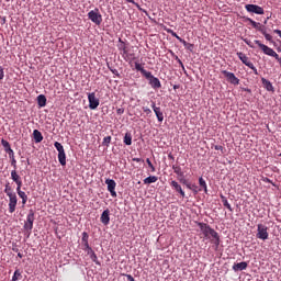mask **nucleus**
Returning a JSON list of instances; mask_svg holds the SVG:
<instances>
[{
    "label": "nucleus",
    "mask_w": 281,
    "mask_h": 281,
    "mask_svg": "<svg viewBox=\"0 0 281 281\" xmlns=\"http://www.w3.org/2000/svg\"><path fill=\"white\" fill-rule=\"evenodd\" d=\"M200 232L203 235L204 240H210L215 246V249H218L221 246V236L214 228L210 227L209 224L199 223Z\"/></svg>",
    "instance_id": "obj_1"
},
{
    "label": "nucleus",
    "mask_w": 281,
    "mask_h": 281,
    "mask_svg": "<svg viewBox=\"0 0 281 281\" xmlns=\"http://www.w3.org/2000/svg\"><path fill=\"white\" fill-rule=\"evenodd\" d=\"M247 21H249L250 25L255 29L258 30V32H260L266 41H268L269 43H273V36H271V34L267 33V29L260 24V22H256L250 18H247Z\"/></svg>",
    "instance_id": "obj_2"
},
{
    "label": "nucleus",
    "mask_w": 281,
    "mask_h": 281,
    "mask_svg": "<svg viewBox=\"0 0 281 281\" xmlns=\"http://www.w3.org/2000/svg\"><path fill=\"white\" fill-rule=\"evenodd\" d=\"M88 19L94 23V25H102V13H100V9L98 8L88 12Z\"/></svg>",
    "instance_id": "obj_3"
},
{
    "label": "nucleus",
    "mask_w": 281,
    "mask_h": 281,
    "mask_svg": "<svg viewBox=\"0 0 281 281\" xmlns=\"http://www.w3.org/2000/svg\"><path fill=\"white\" fill-rule=\"evenodd\" d=\"M237 56L239 60H241V63L246 65V67H249V69L254 71L255 76H258V68L254 66V63H251V60L249 59V57H247V55H245V53L239 52L237 53Z\"/></svg>",
    "instance_id": "obj_4"
},
{
    "label": "nucleus",
    "mask_w": 281,
    "mask_h": 281,
    "mask_svg": "<svg viewBox=\"0 0 281 281\" xmlns=\"http://www.w3.org/2000/svg\"><path fill=\"white\" fill-rule=\"evenodd\" d=\"M256 237L259 238V240H269V227L265 224H258Z\"/></svg>",
    "instance_id": "obj_5"
},
{
    "label": "nucleus",
    "mask_w": 281,
    "mask_h": 281,
    "mask_svg": "<svg viewBox=\"0 0 281 281\" xmlns=\"http://www.w3.org/2000/svg\"><path fill=\"white\" fill-rule=\"evenodd\" d=\"M255 44L258 45V47H260V49L263 52V54H266V56H271L272 58H278V53H276V50H273V48L262 44L259 40H256Z\"/></svg>",
    "instance_id": "obj_6"
},
{
    "label": "nucleus",
    "mask_w": 281,
    "mask_h": 281,
    "mask_svg": "<svg viewBox=\"0 0 281 281\" xmlns=\"http://www.w3.org/2000/svg\"><path fill=\"white\" fill-rule=\"evenodd\" d=\"M24 229L32 234V229H34V211L30 210L26 216V222L24 223Z\"/></svg>",
    "instance_id": "obj_7"
},
{
    "label": "nucleus",
    "mask_w": 281,
    "mask_h": 281,
    "mask_svg": "<svg viewBox=\"0 0 281 281\" xmlns=\"http://www.w3.org/2000/svg\"><path fill=\"white\" fill-rule=\"evenodd\" d=\"M245 10L249 14H259V15L265 14V9L258 4H246Z\"/></svg>",
    "instance_id": "obj_8"
},
{
    "label": "nucleus",
    "mask_w": 281,
    "mask_h": 281,
    "mask_svg": "<svg viewBox=\"0 0 281 281\" xmlns=\"http://www.w3.org/2000/svg\"><path fill=\"white\" fill-rule=\"evenodd\" d=\"M145 78L148 80L151 89H161V81H159V78L153 76V72L149 71Z\"/></svg>",
    "instance_id": "obj_9"
},
{
    "label": "nucleus",
    "mask_w": 281,
    "mask_h": 281,
    "mask_svg": "<svg viewBox=\"0 0 281 281\" xmlns=\"http://www.w3.org/2000/svg\"><path fill=\"white\" fill-rule=\"evenodd\" d=\"M89 109L91 111H95L98 106H100V99L95 98V92L88 94Z\"/></svg>",
    "instance_id": "obj_10"
},
{
    "label": "nucleus",
    "mask_w": 281,
    "mask_h": 281,
    "mask_svg": "<svg viewBox=\"0 0 281 281\" xmlns=\"http://www.w3.org/2000/svg\"><path fill=\"white\" fill-rule=\"evenodd\" d=\"M223 76L226 77V80L231 82V85H240V79L234 75V72L227 71V70H222Z\"/></svg>",
    "instance_id": "obj_11"
},
{
    "label": "nucleus",
    "mask_w": 281,
    "mask_h": 281,
    "mask_svg": "<svg viewBox=\"0 0 281 281\" xmlns=\"http://www.w3.org/2000/svg\"><path fill=\"white\" fill-rule=\"evenodd\" d=\"M8 198H9V213L14 214V212H16V204L19 203L16 193L8 195Z\"/></svg>",
    "instance_id": "obj_12"
},
{
    "label": "nucleus",
    "mask_w": 281,
    "mask_h": 281,
    "mask_svg": "<svg viewBox=\"0 0 281 281\" xmlns=\"http://www.w3.org/2000/svg\"><path fill=\"white\" fill-rule=\"evenodd\" d=\"M105 183L108 184V192H110L111 196L115 199V196H117V192H115L117 183L113 179H106Z\"/></svg>",
    "instance_id": "obj_13"
},
{
    "label": "nucleus",
    "mask_w": 281,
    "mask_h": 281,
    "mask_svg": "<svg viewBox=\"0 0 281 281\" xmlns=\"http://www.w3.org/2000/svg\"><path fill=\"white\" fill-rule=\"evenodd\" d=\"M11 179L14 181L16 188H23V180L21 179L19 172H16V169L11 171Z\"/></svg>",
    "instance_id": "obj_14"
},
{
    "label": "nucleus",
    "mask_w": 281,
    "mask_h": 281,
    "mask_svg": "<svg viewBox=\"0 0 281 281\" xmlns=\"http://www.w3.org/2000/svg\"><path fill=\"white\" fill-rule=\"evenodd\" d=\"M83 251L87 252V255L90 257L92 262H95L99 267L102 265L100 260H98V255H95V251H93V248H85Z\"/></svg>",
    "instance_id": "obj_15"
},
{
    "label": "nucleus",
    "mask_w": 281,
    "mask_h": 281,
    "mask_svg": "<svg viewBox=\"0 0 281 281\" xmlns=\"http://www.w3.org/2000/svg\"><path fill=\"white\" fill-rule=\"evenodd\" d=\"M170 186H171L172 190L180 193V196H182V199H186V191H183V189L181 188V184H179V182H177L176 180H172L170 182Z\"/></svg>",
    "instance_id": "obj_16"
},
{
    "label": "nucleus",
    "mask_w": 281,
    "mask_h": 281,
    "mask_svg": "<svg viewBox=\"0 0 281 281\" xmlns=\"http://www.w3.org/2000/svg\"><path fill=\"white\" fill-rule=\"evenodd\" d=\"M151 108L158 122H164V112L161 111V108L157 106L155 102H153Z\"/></svg>",
    "instance_id": "obj_17"
},
{
    "label": "nucleus",
    "mask_w": 281,
    "mask_h": 281,
    "mask_svg": "<svg viewBox=\"0 0 281 281\" xmlns=\"http://www.w3.org/2000/svg\"><path fill=\"white\" fill-rule=\"evenodd\" d=\"M101 223L103 225H109L111 223V211L109 209L104 210L101 214Z\"/></svg>",
    "instance_id": "obj_18"
},
{
    "label": "nucleus",
    "mask_w": 281,
    "mask_h": 281,
    "mask_svg": "<svg viewBox=\"0 0 281 281\" xmlns=\"http://www.w3.org/2000/svg\"><path fill=\"white\" fill-rule=\"evenodd\" d=\"M119 42L120 44L117 45V48L121 50V54L123 55V57H128V47L126 46V43H124L122 38H120Z\"/></svg>",
    "instance_id": "obj_19"
},
{
    "label": "nucleus",
    "mask_w": 281,
    "mask_h": 281,
    "mask_svg": "<svg viewBox=\"0 0 281 281\" xmlns=\"http://www.w3.org/2000/svg\"><path fill=\"white\" fill-rule=\"evenodd\" d=\"M134 67H135L136 71H140V74H142V76H144V78L150 72V71L144 69V66L142 64H139V61H135Z\"/></svg>",
    "instance_id": "obj_20"
},
{
    "label": "nucleus",
    "mask_w": 281,
    "mask_h": 281,
    "mask_svg": "<svg viewBox=\"0 0 281 281\" xmlns=\"http://www.w3.org/2000/svg\"><path fill=\"white\" fill-rule=\"evenodd\" d=\"M261 83L266 88V91H276V89L273 88V83H271V81H269L268 79L261 78Z\"/></svg>",
    "instance_id": "obj_21"
},
{
    "label": "nucleus",
    "mask_w": 281,
    "mask_h": 281,
    "mask_svg": "<svg viewBox=\"0 0 281 281\" xmlns=\"http://www.w3.org/2000/svg\"><path fill=\"white\" fill-rule=\"evenodd\" d=\"M16 193L22 199V205H25L27 203V194L21 190V187H16Z\"/></svg>",
    "instance_id": "obj_22"
},
{
    "label": "nucleus",
    "mask_w": 281,
    "mask_h": 281,
    "mask_svg": "<svg viewBox=\"0 0 281 281\" xmlns=\"http://www.w3.org/2000/svg\"><path fill=\"white\" fill-rule=\"evenodd\" d=\"M81 243H82L83 250L89 249V247H91L89 246V234L87 232L82 233Z\"/></svg>",
    "instance_id": "obj_23"
},
{
    "label": "nucleus",
    "mask_w": 281,
    "mask_h": 281,
    "mask_svg": "<svg viewBox=\"0 0 281 281\" xmlns=\"http://www.w3.org/2000/svg\"><path fill=\"white\" fill-rule=\"evenodd\" d=\"M247 267H248L247 261H241V262L235 263L233 266V270H235V271H245V269H247Z\"/></svg>",
    "instance_id": "obj_24"
},
{
    "label": "nucleus",
    "mask_w": 281,
    "mask_h": 281,
    "mask_svg": "<svg viewBox=\"0 0 281 281\" xmlns=\"http://www.w3.org/2000/svg\"><path fill=\"white\" fill-rule=\"evenodd\" d=\"M33 137L35 140V144H41V142H43V134L38 130L33 131Z\"/></svg>",
    "instance_id": "obj_25"
},
{
    "label": "nucleus",
    "mask_w": 281,
    "mask_h": 281,
    "mask_svg": "<svg viewBox=\"0 0 281 281\" xmlns=\"http://www.w3.org/2000/svg\"><path fill=\"white\" fill-rule=\"evenodd\" d=\"M180 183H183L184 186H187V188H188L189 190H193V192H194L195 194L199 193V190L196 189V186L188 183V180H187V179L181 178V179H180Z\"/></svg>",
    "instance_id": "obj_26"
},
{
    "label": "nucleus",
    "mask_w": 281,
    "mask_h": 281,
    "mask_svg": "<svg viewBox=\"0 0 281 281\" xmlns=\"http://www.w3.org/2000/svg\"><path fill=\"white\" fill-rule=\"evenodd\" d=\"M37 104L42 109H43V106H47V98L45 97V94H40L37 97Z\"/></svg>",
    "instance_id": "obj_27"
},
{
    "label": "nucleus",
    "mask_w": 281,
    "mask_h": 281,
    "mask_svg": "<svg viewBox=\"0 0 281 281\" xmlns=\"http://www.w3.org/2000/svg\"><path fill=\"white\" fill-rule=\"evenodd\" d=\"M58 161L60 166H67V155L65 154V151L58 153Z\"/></svg>",
    "instance_id": "obj_28"
},
{
    "label": "nucleus",
    "mask_w": 281,
    "mask_h": 281,
    "mask_svg": "<svg viewBox=\"0 0 281 281\" xmlns=\"http://www.w3.org/2000/svg\"><path fill=\"white\" fill-rule=\"evenodd\" d=\"M158 180H159V178L157 176H149V177L145 178L143 181H144L145 186H150V183H157Z\"/></svg>",
    "instance_id": "obj_29"
},
{
    "label": "nucleus",
    "mask_w": 281,
    "mask_h": 281,
    "mask_svg": "<svg viewBox=\"0 0 281 281\" xmlns=\"http://www.w3.org/2000/svg\"><path fill=\"white\" fill-rule=\"evenodd\" d=\"M123 142L125 146H131V144H133V135L127 132L123 138Z\"/></svg>",
    "instance_id": "obj_30"
},
{
    "label": "nucleus",
    "mask_w": 281,
    "mask_h": 281,
    "mask_svg": "<svg viewBox=\"0 0 281 281\" xmlns=\"http://www.w3.org/2000/svg\"><path fill=\"white\" fill-rule=\"evenodd\" d=\"M124 60L133 68V60H135V54L127 53V56H123Z\"/></svg>",
    "instance_id": "obj_31"
},
{
    "label": "nucleus",
    "mask_w": 281,
    "mask_h": 281,
    "mask_svg": "<svg viewBox=\"0 0 281 281\" xmlns=\"http://www.w3.org/2000/svg\"><path fill=\"white\" fill-rule=\"evenodd\" d=\"M1 144L4 148V153H10L12 155V147L10 146V143L5 139H1Z\"/></svg>",
    "instance_id": "obj_32"
},
{
    "label": "nucleus",
    "mask_w": 281,
    "mask_h": 281,
    "mask_svg": "<svg viewBox=\"0 0 281 281\" xmlns=\"http://www.w3.org/2000/svg\"><path fill=\"white\" fill-rule=\"evenodd\" d=\"M221 199L224 207L229 210V212H234V209H232V204H229V202L227 201V198H225V195H221Z\"/></svg>",
    "instance_id": "obj_33"
},
{
    "label": "nucleus",
    "mask_w": 281,
    "mask_h": 281,
    "mask_svg": "<svg viewBox=\"0 0 281 281\" xmlns=\"http://www.w3.org/2000/svg\"><path fill=\"white\" fill-rule=\"evenodd\" d=\"M172 170H173L175 175H177L179 177H183V171L181 170V168L179 166L173 165Z\"/></svg>",
    "instance_id": "obj_34"
},
{
    "label": "nucleus",
    "mask_w": 281,
    "mask_h": 281,
    "mask_svg": "<svg viewBox=\"0 0 281 281\" xmlns=\"http://www.w3.org/2000/svg\"><path fill=\"white\" fill-rule=\"evenodd\" d=\"M183 47H186V49H189V52H192L194 49V44L188 43L186 42V40H183V42H181Z\"/></svg>",
    "instance_id": "obj_35"
},
{
    "label": "nucleus",
    "mask_w": 281,
    "mask_h": 281,
    "mask_svg": "<svg viewBox=\"0 0 281 281\" xmlns=\"http://www.w3.org/2000/svg\"><path fill=\"white\" fill-rule=\"evenodd\" d=\"M199 183L202 187V189L204 190V192L207 193V183L205 182V179L199 178Z\"/></svg>",
    "instance_id": "obj_36"
},
{
    "label": "nucleus",
    "mask_w": 281,
    "mask_h": 281,
    "mask_svg": "<svg viewBox=\"0 0 281 281\" xmlns=\"http://www.w3.org/2000/svg\"><path fill=\"white\" fill-rule=\"evenodd\" d=\"M4 193L7 194V196H10L11 194H16L14 191H12V187H10V184H5Z\"/></svg>",
    "instance_id": "obj_37"
},
{
    "label": "nucleus",
    "mask_w": 281,
    "mask_h": 281,
    "mask_svg": "<svg viewBox=\"0 0 281 281\" xmlns=\"http://www.w3.org/2000/svg\"><path fill=\"white\" fill-rule=\"evenodd\" d=\"M21 278H22L21 270L16 269L13 273L12 281H19V279Z\"/></svg>",
    "instance_id": "obj_38"
},
{
    "label": "nucleus",
    "mask_w": 281,
    "mask_h": 281,
    "mask_svg": "<svg viewBox=\"0 0 281 281\" xmlns=\"http://www.w3.org/2000/svg\"><path fill=\"white\" fill-rule=\"evenodd\" d=\"M54 146H55V148H56V150H57L58 153H64V151H65V147H63V144H60V143H58V142H55V143H54Z\"/></svg>",
    "instance_id": "obj_39"
},
{
    "label": "nucleus",
    "mask_w": 281,
    "mask_h": 281,
    "mask_svg": "<svg viewBox=\"0 0 281 281\" xmlns=\"http://www.w3.org/2000/svg\"><path fill=\"white\" fill-rule=\"evenodd\" d=\"M168 32H169V34H171V36H173V38H177V41H179V43H183V38H181V36H179L177 33H175V31L169 30Z\"/></svg>",
    "instance_id": "obj_40"
},
{
    "label": "nucleus",
    "mask_w": 281,
    "mask_h": 281,
    "mask_svg": "<svg viewBox=\"0 0 281 281\" xmlns=\"http://www.w3.org/2000/svg\"><path fill=\"white\" fill-rule=\"evenodd\" d=\"M109 144H111V136H105L103 138V146H109Z\"/></svg>",
    "instance_id": "obj_41"
},
{
    "label": "nucleus",
    "mask_w": 281,
    "mask_h": 281,
    "mask_svg": "<svg viewBox=\"0 0 281 281\" xmlns=\"http://www.w3.org/2000/svg\"><path fill=\"white\" fill-rule=\"evenodd\" d=\"M5 78V72L3 71V67L0 66V80H3Z\"/></svg>",
    "instance_id": "obj_42"
},
{
    "label": "nucleus",
    "mask_w": 281,
    "mask_h": 281,
    "mask_svg": "<svg viewBox=\"0 0 281 281\" xmlns=\"http://www.w3.org/2000/svg\"><path fill=\"white\" fill-rule=\"evenodd\" d=\"M143 111H144V113H146L147 115H150V113H153V111H151L149 108H146V106L143 108Z\"/></svg>",
    "instance_id": "obj_43"
},
{
    "label": "nucleus",
    "mask_w": 281,
    "mask_h": 281,
    "mask_svg": "<svg viewBox=\"0 0 281 281\" xmlns=\"http://www.w3.org/2000/svg\"><path fill=\"white\" fill-rule=\"evenodd\" d=\"M176 59H177L178 64L181 66V68L183 69V71H186V66H183V61H181L179 59V57H176Z\"/></svg>",
    "instance_id": "obj_44"
},
{
    "label": "nucleus",
    "mask_w": 281,
    "mask_h": 281,
    "mask_svg": "<svg viewBox=\"0 0 281 281\" xmlns=\"http://www.w3.org/2000/svg\"><path fill=\"white\" fill-rule=\"evenodd\" d=\"M176 59H177L178 64L181 66V68L183 69V71H186V66H183V61H181L179 59V57H176Z\"/></svg>",
    "instance_id": "obj_45"
},
{
    "label": "nucleus",
    "mask_w": 281,
    "mask_h": 281,
    "mask_svg": "<svg viewBox=\"0 0 281 281\" xmlns=\"http://www.w3.org/2000/svg\"><path fill=\"white\" fill-rule=\"evenodd\" d=\"M176 59H177L178 64L181 66V68L183 69V71H186V66H183V61H181L179 59V57H176Z\"/></svg>",
    "instance_id": "obj_46"
},
{
    "label": "nucleus",
    "mask_w": 281,
    "mask_h": 281,
    "mask_svg": "<svg viewBox=\"0 0 281 281\" xmlns=\"http://www.w3.org/2000/svg\"><path fill=\"white\" fill-rule=\"evenodd\" d=\"M116 113H117V115H123V113H124V108H119V109L116 110Z\"/></svg>",
    "instance_id": "obj_47"
},
{
    "label": "nucleus",
    "mask_w": 281,
    "mask_h": 281,
    "mask_svg": "<svg viewBox=\"0 0 281 281\" xmlns=\"http://www.w3.org/2000/svg\"><path fill=\"white\" fill-rule=\"evenodd\" d=\"M11 166H13L14 170H16V159H11Z\"/></svg>",
    "instance_id": "obj_48"
},
{
    "label": "nucleus",
    "mask_w": 281,
    "mask_h": 281,
    "mask_svg": "<svg viewBox=\"0 0 281 281\" xmlns=\"http://www.w3.org/2000/svg\"><path fill=\"white\" fill-rule=\"evenodd\" d=\"M125 278H127L128 281H135V278H133L132 274H123Z\"/></svg>",
    "instance_id": "obj_49"
},
{
    "label": "nucleus",
    "mask_w": 281,
    "mask_h": 281,
    "mask_svg": "<svg viewBox=\"0 0 281 281\" xmlns=\"http://www.w3.org/2000/svg\"><path fill=\"white\" fill-rule=\"evenodd\" d=\"M263 181L265 183H272L273 186H276V183H273V181H271V179L269 178H265Z\"/></svg>",
    "instance_id": "obj_50"
},
{
    "label": "nucleus",
    "mask_w": 281,
    "mask_h": 281,
    "mask_svg": "<svg viewBox=\"0 0 281 281\" xmlns=\"http://www.w3.org/2000/svg\"><path fill=\"white\" fill-rule=\"evenodd\" d=\"M127 3H133L134 5H137V8H139V4L136 3L135 0H126Z\"/></svg>",
    "instance_id": "obj_51"
},
{
    "label": "nucleus",
    "mask_w": 281,
    "mask_h": 281,
    "mask_svg": "<svg viewBox=\"0 0 281 281\" xmlns=\"http://www.w3.org/2000/svg\"><path fill=\"white\" fill-rule=\"evenodd\" d=\"M246 45H248L249 47H254V44H251V41L249 40H244Z\"/></svg>",
    "instance_id": "obj_52"
},
{
    "label": "nucleus",
    "mask_w": 281,
    "mask_h": 281,
    "mask_svg": "<svg viewBox=\"0 0 281 281\" xmlns=\"http://www.w3.org/2000/svg\"><path fill=\"white\" fill-rule=\"evenodd\" d=\"M132 161H136V164H139V161H144L142 158H133Z\"/></svg>",
    "instance_id": "obj_53"
},
{
    "label": "nucleus",
    "mask_w": 281,
    "mask_h": 281,
    "mask_svg": "<svg viewBox=\"0 0 281 281\" xmlns=\"http://www.w3.org/2000/svg\"><path fill=\"white\" fill-rule=\"evenodd\" d=\"M146 164H147V166L153 167V162L150 161V158L146 159Z\"/></svg>",
    "instance_id": "obj_54"
},
{
    "label": "nucleus",
    "mask_w": 281,
    "mask_h": 281,
    "mask_svg": "<svg viewBox=\"0 0 281 281\" xmlns=\"http://www.w3.org/2000/svg\"><path fill=\"white\" fill-rule=\"evenodd\" d=\"M10 159H14V150L12 149V154L11 153H8Z\"/></svg>",
    "instance_id": "obj_55"
},
{
    "label": "nucleus",
    "mask_w": 281,
    "mask_h": 281,
    "mask_svg": "<svg viewBox=\"0 0 281 281\" xmlns=\"http://www.w3.org/2000/svg\"><path fill=\"white\" fill-rule=\"evenodd\" d=\"M215 150H223V146H221V145H215Z\"/></svg>",
    "instance_id": "obj_56"
},
{
    "label": "nucleus",
    "mask_w": 281,
    "mask_h": 281,
    "mask_svg": "<svg viewBox=\"0 0 281 281\" xmlns=\"http://www.w3.org/2000/svg\"><path fill=\"white\" fill-rule=\"evenodd\" d=\"M274 58H276V60H278V63H280V64H281L280 55H278V57H274Z\"/></svg>",
    "instance_id": "obj_57"
},
{
    "label": "nucleus",
    "mask_w": 281,
    "mask_h": 281,
    "mask_svg": "<svg viewBox=\"0 0 281 281\" xmlns=\"http://www.w3.org/2000/svg\"><path fill=\"white\" fill-rule=\"evenodd\" d=\"M150 168V170H151V172H155V166L154 165H151V167H149Z\"/></svg>",
    "instance_id": "obj_58"
},
{
    "label": "nucleus",
    "mask_w": 281,
    "mask_h": 281,
    "mask_svg": "<svg viewBox=\"0 0 281 281\" xmlns=\"http://www.w3.org/2000/svg\"><path fill=\"white\" fill-rule=\"evenodd\" d=\"M18 258H23V254L18 252Z\"/></svg>",
    "instance_id": "obj_59"
},
{
    "label": "nucleus",
    "mask_w": 281,
    "mask_h": 281,
    "mask_svg": "<svg viewBox=\"0 0 281 281\" xmlns=\"http://www.w3.org/2000/svg\"><path fill=\"white\" fill-rule=\"evenodd\" d=\"M269 21V18H267L265 21H263V25H267V22Z\"/></svg>",
    "instance_id": "obj_60"
},
{
    "label": "nucleus",
    "mask_w": 281,
    "mask_h": 281,
    "mask_svg": "<svg viewBox=\"0 0 281 281\" xmlns=\"http://www.w3.org/2000/svg\"><path fill=\"white\" fill-rule=\"evenodd\" d=\"M173 89H177V86H175Z\"/></svg>",
    "instance_id": "obj_61"
},
{
    "label": "nucleus",
    "mask_w": 281,
    "mask_h": 281,
    "mask_svg": "<svg viewBox=\"0 0 281 281\" xmlns=\"http://www.w3.org/2000/svg\"><path fill=\"white\" fill-rule=\"evenodd\" d=\"M279 157H281V153L279 154Z\"/></svg>",
    "instance_id": "obj_62"
}]
</instances>
